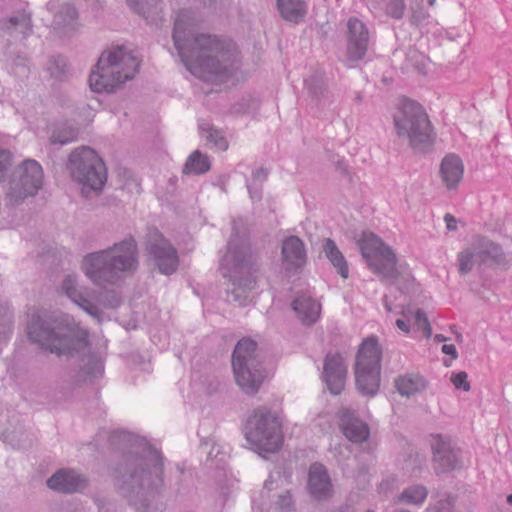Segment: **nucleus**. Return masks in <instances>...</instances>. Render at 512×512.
Segmentation results:
<instances>
[{
    "label": "nucleus",
    "instance_id": "58836bf2",
    "mask_svg": "<svg viewBox=\"0 0 512 512\" xmlns=\"http://www.w3.org/2000/svg\"><path fill=\"white\" fill-rule=\"evenodd\" d=\"M409 321L412 322L413 326L417 330L421 331L426 338H429L431 336L432 329L430 323L428 321L426 314L422 310H416L411 315V318H409Z\"/></svg>",
    "mask_w": 512,
    "mask_h": 512
},
{
    "label": "nucleus",
    "instance_id": "6e6552de",
    "mask_svg": "<svg viewBox=\"0 0 512 512\" xmlns=\"http://www.w3.org/2000/svg\"><path fill=\"white\" fill-rule=\"evenodd\" d=\"M67 169L71 178L81 185V191L88 196L91 192L99 193L106 181V169L102 159L90 147L74 149L68 158Z\"/></svg>",
    "mask_w": 512,
    "mask_h": 512
},
{
    "label": "nucleus",
    "instance_id": "bf43d9fd",
    "mask_svg": "<svg viewBox=\"0 0 512 512\" xmlns=\"http://www.w3.org/2000/svg\"><path fill=\"white\" fill-rule=\"evenodd\" d=\"M428 2H429L430 5H433L435 0H429Z\"/></svg>",
    "mask_w": 512,
    "mask_h": 512
},
{
    "label": "nucleus",
    "instance_id": "39448f33",
    "mask_svg": "<svg viewBox=\"0 0 512 512\" xmlns=\"http://www.w3.org/2000/svg\"><path fill=\"white\" fill-rule=\"evenodd\" d=\"M139 61L124 46H115L104 51L92 70L89 83L93 91L113 92L138 71Z\"/></svg>",
    "mask_w": 512,
    "mask_h": 512
},
{
    "label": "nucleus",
    "instance_id": "20e7f679",
    "mask_svg": "<svg viewBox=\"0 0 512 512\" xmlns=\"http://www.w3.org/2000/svg\"><path fill=\"white\" fill-rule=\"evenodd\" d=\"M253 264L254 256L249 242L234 230L220 264L223 275L232 283L228 294L230 302H236L240 306L247 304L248 294L256 284L252 274Z\"/></svg>",
    "mask_w": 512,
    "mask_h": 512
},
{
    "label": "nucleus",
    "instance_id": "bb28decb",
    "mask_svg": "<svg viewBox=\"0 0 512 512\" xmlns=\"http://www.w3.org/2000/svg\"><path fill=\"white\" fill-rule=\"evenodd\" d=\"M459 272L467 274L472 271L475 265L485 264L484 256L476 238L472 243L458 254Z\"/></svg>",
    "mask_w": 512,
    "mask_h": 512
},
{
    "label": "nucleus",
    "instance_id": "a18cd8bd",
    "mask_svg": "<svg viewBox=\"0 0 512 512\" xmlns=\"http://www.w3.org/2000/svg\"><path fill=\"white\" fill-rule=\"evenodd\" d=\"M65 62L61 58L51 59L48 64V71L53 77H60L65 73Z\"/></svg>",
    "mask_w": 512,
    "mask_h": 512
},
{
    "label": "nucleus",
    "instance_id": "f8f14e48",
    "mask_svg": "<svg viewBox=\"0 0 512 512\" xmlns=\"http://www.w3.org/2000/svg\"><path fill=\"white\" fill-rule=\"evenodd\" d=\"M246 438L258 450L277 452L282 445L281 425L277 417L267 408L254 411L247 421Z\"/></svg>",
    "mask_w": 512,
    "mask_h": 512
},
{
    "label": "nucleus",
    "instance_id": "a878e982",
    "mask_svg": "<svg viewBox=\"0 0 512 512\" xmlns=\"http://www.w3.org/2000/svg\"><path fill=\"white\" fill-rule=\"evenodd\" d=\"M276 6L281 17L294 24L302 22L308 11V5L303 0H277Z\"/></svg>",
    "mask_w": 512,
    "mask_h": 512
},
{
    "label": "nucleus",
    "instance_id": "603ef678",
    "mask_svg": "<svg viewBox=\"0 0 512 512\" xmlns=\"http://www.w3.org/2000/svg\"><path fill=\"white\" fill-rule=\"evenodd\" d=\"M275 480L270 476L264 483L263 492L269 493L274 489Z\"/></svg>",
    "mask_w": 512,
    "mask_h": 512
},
{
    "label": "nucleus",
    "instance_id": "8fccbe9b",
    "mask_svg": "<svg viewBox=\"0 0 512 512\" xmlns=\"http://www.w3.org/2000/svg\"><path fill=\"white\" fill-rule=\"evenodd\" d=\"M394 482L393 478L383 480L379 485L380 491L386 493L394 485Z\"/></svg>",
    "mask_w": 512,
    "mask_h": 512
},
{
    "label": "nucleus",
    "instance_id": "412c9836",
    "mask_svg": "<svg viewBox=\"0 0 512 512\" xmlns=\"http://www.w3.org/2000/svg\"><path fill=\"white\" fill-rule=\"evenodd\" d=\"M308 490L317 500H326L332 496L333 485L327 469L320 463H313L308 473Z\"/></svg>",
    "mask_w": 512,
    "mask_h": 512
},
{
    "label": "nucleus",
    "instance_id": "052dcab7",
    "mask_svg": "<svg viewBox=\"0 0 512 512\" xmlns=\"http://www.w3.org/2000/svg\"><path fill=\"white\" fill-rule=\"evenodd\" d=\"M396 512H410V511H407V510H398Z\"/></svg>",
    "mask_w": 512,
    "mask_h": 512
},
{
    "label": "nucleus",
    "instance_id": "13d9d810",
    "mask_svg": "<svg viewBox=\"0 0 512 512\" xmlns=\"http://www.w3.org/2000/svg\"><path fill=\"white\" fill-rule=\"evenodd\" d=\"M507 502L512 505V493L507 496Z\"/></svg>",
    "mask_w": 512,
    "mask_h": 512
},
{
    "label": "nucleus",
    "instance_id": "dca6fc26",
    "mask_svg": "<svg viewBox=\"0 0 512 512\" xmlns=\"http://www.w3.org/2000/svg\"><path fill=\"white\" fill-rule=\"evenodd\" d=\"M347 377V366L341 355L327 354L324 361L323 380L329 391L338 395L345 387Z\"/></svg>",
    "mask_w": 512,
    "mask_h": 512
},
{
    "label": "nucleus",
    "instance_id": "ddd939ff",
    "mask_svg": "<svg viewBox=\"0 0 512 512\" xmlns=\"http://www.w3.org/2000/svg\"><path fill=\"white\" fill-rule=\"evenodd\" d=\"M358 246L362 257L373 272L387 280L396 278L395 254L379 237L371 232H363Z\"/></svg>",
    "mask_w": 512,
    "mask_h": 512
},
{
    "label": "nucleus",
    "instance_id": "7c9ffc66",
    "mask_svg": "<svg viewBox=\"0 0 512 512\" xmlns=\"http://www.w3.org/2000/svg\"><path fill=\"white\" fill-rule=\"evenodd\" d=\"M2 27L11 35L21 34L26 37L32 30L30 14L25 11L18 12L5 20Z\"/></svg>",
    "mask_w": 512,
    "mask_h": 512
},
{
    "label": "nucleus",
    "instance_id": "6ab92c4d",
    "mask_svg": "<svg viewBox=\"0 0 512 512\" xmlns=\"http://www.w3.org/2000/svg\"><path fill=\"white\" fill-rule=\"evenodd\" d=\"M433 461L438 472H446L457 467L458 450L454 449L447 437L434 436L432 440Z\"/></svg>",
    "mask_w": 512,
    "mask_h": 512
},
{
    "label": "nucleus",
    "instance_id": "393cba45",
    "mask_svg": "<svg viewBox=\"0 0 512 512\" xmlns=\"http://www.w3.org/2000/svg\"><path fill=\"white\" fill-rule=\"evenodd\" d=\"M257 343L251 339L243 338L235 346L232 355V365H258L261 364L257 354Z\"/></svg>",
    "mask_w": 512,
    "mask_h": 512
},
{
    "label": "nucleus",
    "instance_id": "e433bc0d",
    "mask_svg": "<svg viewBox=\"0 0 512 512\" xmlns=\"http://www.w3.org/2000/svg\"><path fill=\"white\" fill-rule=\"evenodd\" d=\"M428 490L425 486L416 484L405 488L398 496V501L406 505H421L427 498Z\"/></svg>",
    "mask_w": 512,
    "mask_h": 512
},
{
    "label": "nucleus",
    "instance_id": "a211bd4d",
    "mask_svg": "<svg viewBox=\"0 0 512 512\" xmlns=\"http://www.w3.org/2000/svg\"><path fill=\"white\" fill-rule=\"evenodd\" d=\"M87 485V478L78 471L70 468L58 470L47 480V486L60 493L80 492L84 490Z\"/></svg>",
    "mask_w": 512,
    "mask_h": 512
},
{
    "label": "nucleus",
    "instance_id": "b1692460",
    "mask_svg": "<svg viewBox=\"0 0 512 512\" xmlns=\"http://www.w3.org/2000/svg\"><path fill=\"white\" fill-rule=\"evenodd\" d=\"M292 309L304 325H312L321 315V304L309 294H300L292 302Z\"/></svg>",
    "mask_w": 512,
    "mask_h": 512
},
{
    "label": "nucleus",
    "instance_id": "4468645a",
    "mask_svg": "<svg viewBox=\"0 0 512 512\" xmlns=\"http://www.w3.org/2000/svg\"><path fill=\"white\" fill-rule=\"evenodd\" d=\"M146 250L162 274H173L179 265L177 250L158 231L151 230L146 241Z\"/></svg>",
    "mask_w": 512,
    "mask_h": 512
},
{
    "label": "nucleus",
    "instance_id": "79ce46f5",
    "mask_svg": "<svg viewBox=\"0 0 512 512\" xmlns=\"http://www.w3.org/2000/svg\"><path fill=\"white\" fill-rule=\"evenodd\" d=\"M13 154L5 148L0 147V182H3L7 171L12 165Z\"/></svg>",
    "mask_w": 512,
    "mask_h": 512
},
{
    "label": "nucleus",
    "instance_id": "6e6d98bb",
    "mask_svg": "<svg viewBox=\"0 0 512 512\" xmlns=\"http://www.w3.org/2000/svg\"><path fill=\"white\" fill-rule=\"evenodd\" d=\"M434 339L437 342H444V341H446V338L443 335H440V334L435 335Z\"/></svg>",
    "mask_w": 512,
    "mask_h": 512
},
{
    "label": "nucleus",
    "instance_id": "c85d7f7f",
    "mask_svg": "<svg viewBox=\"0 0 512 512\" xmlns=\"http://www.w3.org/2000/svg\"><path fill=\"white\" fill-rule=\"evenodd\" d=\"M396 387L401 395L410 397L424 391L427 387V382L418 374H406L397 378Z\"/></svg>",
    "mask_w": 512,
    "mask_h": 512
},
{
    "label": "nucleus",
    "instance_id": "680f3d73",
    "mask_svg": "<svg viewBox=\"0 0 512 512\" xmlns=\"http://www.w3.org/2000/svg\"><path fill=\"white\" fill-rule=\"evenodd\" d=\"M366 512H373V511L368 510V511H366Z\"/></svg>",
    "mask_w": 512,
    "mask_h": 512
},
{
    "label": "nucleus",
    "instance_id": "f257e3e1",
    "mask_svg": "<svg viewBox=\"0 0 512 512\" xmlns=\"http://www.w3.org/2000/svg\"><path fill=\"white\" fill-rule=\"evenodd\" d=\"M196 24L191 11H180L174 23V46L193 75L204 81L221 82L231 75L238 63L237 47L228 38L196 31Z\"/></svg>",
    "mask_w": 512,
    "mask_h": 512
},
{
    "label": "nucleus",
    "instance_id": "c756f323",
    "mask_svg": "<svg viewBox=\"0 0 512 512\" xmlns=\"http://www.w3.org/2000/svg\"><path fill=\"white\" fill-rule=\"evenodd\" d=\"M323 252L325 256L329 259L334 268L337 269L338 273L343 278H348L349 268L345 257L342 252L337 247L336 243L330 239L326 238L323 243Z\"/></svg>",
    "mask_w": 512,
    "mask_h": 512
},
{
    "label": "nucleus",
    "instance_id": "f03ea898",
    "mask_svg": "<svg viewBox=\"0 0 512 512\" xmlns=\"http://www.w3.org/2000/svg\"><path fill=\"white\" fill-rule=\"evenodd\" d=\"M29 339L57 356H74L88 346V333L62 312L33 313L27 324Z\"/></svg>",
    "mask_w": 512,
    "mask_h": 512
},
{
    "label": "nucleus",
    "instance_id": "37998d69",
    "mask_svg": "<svg viewBox=\"0 0 512 512\" xmlns=\"http://www.w3.org/2000/svg\"><path fill=\"white\" fill-rule=\"evenodd\" d=\"M275 505L280 512L291 511L294 505L293 495L291 492L289 490H285L280 493L277 497Z\"/></svg>",
    "mask_w": 512,
    "mask_h": 512
},
{
    "label": "nucleus",
    "instance_id": "3c124183",
    "mask_svg": "<svg viewBox=\"0 0 512 512\" xmlns=\"http://www.w3.org/2000/svg\"><path fill=\"white\" fill-rule=\"evenodd\" d=\"M444 220L449 230H456V219L451 214H446Z\"/></svg>",
    "mask_w": 512,
    "mask_h": 512
},
{
    "label": "nucleus",
    "instance_id": "2f4dec72",
    "mask_svg": "<svg viewBox=\"0 0 512 512\" xmlns=\"http://www.w3.org/2000/svg\"><path fill=\"white\" fill-rule=\"evenodd\" d=\"M78 130L70 124L62 123L51 127L49 143L51 145H66L77 139Z\"/></svg>",
    "mask_w": 512,
    "mask_h": 512
},
{
    "label": "nucleus",
    "instance_id": "72a5a7b5",
    "mask_svg": "<svg viewBox=\"0 0 512 512\" xmlns=\"http://www.w3.org/2000/svg\"><path fill=\"white\" fill-rule=\"evenodd\" d=\"M476 240L479 244L482 255L484 256L485 263L489 260L498 265H502L507 262L505 253L499 244L483 237H477Z\"/></svg>",
    "mask_w": 512,
    "mask_h": 512
},
{
    "label": "nucleus",
    "instance_id": "4c0bfd02",
    "mask_svg": "<svg viewBox=\"0 0 512 512\" xmlns=\"http://www.w3.org/2000/svg\"><path fill=\"white\" fill-rule=\"evenodd\" d=\"M127 5L137 14L143 16L146 19H154L161 9L158 8L157 3L151 5L148 0H126Z\"/></svg>",
    "mask_w": 512,
    "mask_h": 512
},
{
    "label": "nucleus",
    "instance_id": "c03bdc74",
    "mask_svg": "<svg viewBox=\"0 0 512 512\" xmlns=\"http://www.w3.org/2000/svg\"><path fill=\"white\" fill-rule=\"evenodd\" d=\"M450 380L456 389L468 392L471 388L470 383L468 381V375L465 371L453 373L451 375Z\"/></svg>",
    "mask_w": 512,
    "mask_h": 512
},
{
    "label": "nucleus",
    "instance_id": "aec40b11",
    "mask_svg": "<svg viewBox=\"0 0 512 512\" xmlns=\"http://www.w3.org/2000/svg\"><path fill=\"white\" fill-rule=\"evenodd\" d=\"M339 427L344 436L351 442L360 444L368 440L370 429L355 413L343 408L339 411Z\"/></svg>",
    "mask_w": 512,
    "mask_h": 512
},
{
    "label": "nucleus",
    "instance_id": "473e14b6",
    "mask_svg": "<svg viewBox=\"0 0 512 512\" xmlns=\"http://www.w3.org/2000/svg\"><path fill=\"white\" fill-rule=\"evenodd\" d=\"M83 361V366L79 372L80 382L93 383L102 377L104 368L101 360L94 355L87 356Z\"/></svg>",
    "mask_w": 512,
    "mask_h": 512
},
{
    "label": "nucleus",
    "instance_id": "cd10ccee",
    "mask_svg": "<svg viewBox=\"0 0 512 512\" xmlns=\"http://www.w3.org/2000/svg\"><path fill=\"white\" fill-rule=\"evenodd\" d=\"M47 9L54 13L53 26L56 29L71 25L77 18V11L69 4L59 6L55 0H51Z\"/></svg>",
    "mask_w": 512,
    "mask_h": 512
},
{
    "label": "nucleus",
    "instance_id": "ea45409f",
    "mask_svg": "<svg viewBox=\"0 0 512 512\" xmlns=\"http://www.w3.org/2000/svg\"><path fill=\"white\" fill-rule=\"evenodd\" d=\"M309 90L317 105L326 107L333 103V95L323 86L317 85L310 87Z\"/></svg>",
    "mask_w": 512,
    "mask_h": 512
},
{
    "label": "nucleus",
    "instance_id": "c9c22d12",
    "mask_svg": "<svg viewBox=\"0 0 512 512\" xmlns=\"http://www.w3.org/2000/svg\"><path fill=\"white\" fill-rule=\"evenodd\" d=\"M209 157L202 154L199 150L194 151L186 160L183 168L185 174L199 175L206 173L210 169Z\"/></svg>",
    "mask_w": 512,
    "mask_h": 512
},
{
    "label": "nucleus",
    "instance_id": "4be33fe9",
    "mask_svg": "<svg viewBox=\"0 0 512 512\" xmlns=\"http://www.w3.org/2000/svg\"><path fill=\"white\" fill-rule=\"evenodd\" d=\"M235 380L241 390L247 395H254L258 392L264 380L262 365H232Z\"/></svg>",
    "mask_w": 512,
    "mask_h": 512
},
{
    "label": "nucleus",
    "instance_id": "5701e85b",
    "mask_svg": "<svg viewBox=\"0 0 512 512\" xmlns=\"http://www.w3.org/2000/svg\"><path fill=\"white\" fill-rule=\"evenodd\" d=\"M464 174V165L456 154L446 155L440 165V177L443 184L449 190L457 189Z\"/></svg>",
    "mask_w": 512,
    "mask_h": 512
},
{
    "label": "nucleus",
    "instance_id": "09e8293b",
    "mask_svg": "<svg viewBox=\"0 0 512 512\" xmlns=\"http://www.w3.org/2000/svg\"><path fill=\"white\" fill-rule=\"evenodd\" d=\"M268 172L264 168H259L253 172V181H263L266 179Z\"/></svg>",
    "mask_w": 512,
    "mask_h": 512
},
{
    "label": "nucleus",
    "instance_id": "4d7b16f0",
    "mask_svg": "<svg viewBox=\"0 0 512 512\" xmlns=\"http://www.w3.org/2000/svg\"><path fill=\"white\" fill-rule=\"evenodd\" d=\"M356 101L357 102H361L362 101V95L359 92L356 94Z\"/></svg>",
    "mask_w": 512,
    "mask_h": 512
},
{
    "label": "nucleus",
    "instance_id": "49530a36",
    "mask_svg": "<svg viewBox=\"0 0 512 512\" xmlns=\"http://www.w3.org/2000/svg\"><path fill=\"white\" fill-rule=\"evenodd\" d=\"M428 18V13L423 10H412L411 22L413 24L419 25L422 24Z\"/></svg>",
    "mask_w": 512,
    "mask_h": 512
},
{
    "label": "nucleus",
    "instance_id": "864d4df0",
    "mask_svg": "<svg viewBox=\"0 0 512 512\" xmlns=\"http://www.w3.org/2000/svg\"><path fill=\"white\" fill-rule=\"evenodd\" d=\"M396 326L402 330L403 332L405 333H408L409 332V325L408 323L405 321V320H402V319H398L396 320Z\"/></svg>",
    "mask_w": 512,
    "mask_h": 512
},
{
    "label": "nucleus",
    "instance_id": "a19ab883",
    "mask_svg": "<svg viewBox=\"0 0 512 512\" xmlns=\"http://www.w3.org/2000/svg\"><path fill=\"white\" fill-rule=\"evenodd\" d=\"M405 10V0H386L385 13L388 16L394 19H401Z\"/></svg>",
    "mask_w": 512,
    "mask_h": 512
},
{
    "label": "nucleus",
    "instance_id": "1a4fd4ad",
    "mask_svg": "<svg viewBox=\"0 0 512 512\" xmlns=\"http://www.w3.org/2000/svg\"><path fill=\"white\" fill-rule=\"evenodd\" d=\"M59 289L61 294L99 323L103 320L104 309L116 308L121 302L114 292L96 293L81 285L74 274L66 275Z\"/></svg>",
    "mask_w": 512,
    "mask_h": 512
},
{
    "label": "nucleus",
    "instance_id": "9b49d317",
    "mask_svg": "<svg viewBox=\"0 0 512 512\" xmlns=\"http://www.w3.org/2000/svg\"><path fill=\"white\" fill-rule=\"evenodd\" d=\"M381 349L377 340L368 338L361 344L355 363V379L357 390L373 396L379 389L381 370Z\"/></svg>",
    "mask_w": 512,
    "mask_h": 512
},
{
    "label": "nucleus",
    "instance_id": "de8ad7c7",
    "mask_svg": "<svg viewBox=\"0 0 512 512\" xmlns=\"http://www.w3.org/2000/svg\"><path fill=\"white\" fill-rule=\"evenodd\" d=\"M441 350L444 354L452 356L453 359L458 357L456 347L453 344H444Z\"/></svg>",
    "mask_w": 512,
    "mask_h": 512
},
{
    "label": "nucleus",
    "instance_id": "7ed1b4c3",
    "mask_svg": "<svg viewBox=\"0 0 512 512\" xmlns=\"http://www.w3.org/2000/svg\"><path fill=\"white\" fill-rule=\"evenodd\" d=\"M138 268L136 241L129 237L113 246L86 255L82 270L96 285H116Z\"/></svg>",
    "mask_w": 512,
    "mask_h": 512
},
{
    "label": "nucleus",
    "instance_id": "2eb2a0df",
    "mask_svg": "<svg viewBox=\"0 0 512 512\" xmlns=\"http://www.w3.org/2000/svg\"><path fill=\"white\" fill-rule=\"evenodd\" d=\"M307 261V251L304 242L297 236L286 237L281 246V262L288 273L301 270Z\"/></svg>",
    "mask_w": 512,
    "mask_h": 512
},
{
    "label": "nucleus",
    "instance_id": "f704fd0d",
    "mask_svg": "<svg viewBox=\"0 0 512 512\" xmlns=\"http://www.w3.org/2000/svg\"><path fill=\"white\" fill-rule=\"evenodd\" d=\"M199 129L202 137L205 138L211 147L219 151H225L228 149V141L221 130L214 128L208 122H201L199 124Z\"/></svg>",
    "mask_w": 512,
    "mask_h": 512
},
{
    "label": "nucleus",
    "instance_id": "5fc2aeb1",
    "mask_svg": "<svg viewBox=\"0 0 512 512\" xmlns=\"http://www.w3.org/2000/svg\"><path fill=\"white\" fill-rule=\"evenodd\" d=\"M247 187L249 189V192H250V195H251L252 199L259 198V195H258L257 191L253 192L250 184H248Z\"/></svg>",
    "mask_w": 512,
    "mask_h": 512
},
{
    "label": "nucleus",
    "instance_id": "0eeeda50",
    "mask_svg": "<svg viewBox=\"0 0 512 512\" xmlns=\"http://www.w3.org/2000/svg\"><path fill=\"white\" fill-rule=\"evenodd\" d=\"M397 135L408 140L416 151H422L432 142L431 126L423 107L415 101L404 99L394 114Z\"/></svg>",
    "mask_w": 512,
    "mask_h": 512
},
{
    "label": "nucleus",
    "instance_id": "9d476101",
    "mask_svg": "<svg viewBox=\"0 0 512 512\" xmlns=\"http://www.w3.org/2000/svg\"><path fill=\"white\" fill-rule=\"evenodd\" d=\"M44 173L42 166L34 159H26L12 171L6 188V203L17 206L28 197L35 196L42 188Z\"/></svg>",
    "mask_w": 512,
    "mask_h": 512
},
{
    "label": "nucleus",
    "instance_id": "423d86ee",
    "mask_svg": "<svg viewBox=\"0 0 512 512\" xmlns=\"http://www.w3.org/2000/svg\"><path fill=\"white\" fill-rule=\"evenodd\" d=\"M162 474L161 455L155 450L145 449L143 456L127 462L126 472L119 480L120 487L136 496H144L162 486Z\"/></svg>",
    "mask_w": 512,
    "mask_h": 512
},
{
    "label": "nucleus",
    "instance_id": "f3484780",
    "mask_svg": "<svg viewBox=\"0 0 512 512\" xmlns=\"http://www.w3.org/2000/svg\"><path fill=\"white\" fill-rule=\"evenodd\" d=\"M348 27L347 58L351 62L361 60L367 51L369 33L363 22L350 18Z\"/></svg>",
    "mask_w": 512,
    "mask_h": 512
}]
</instances>
